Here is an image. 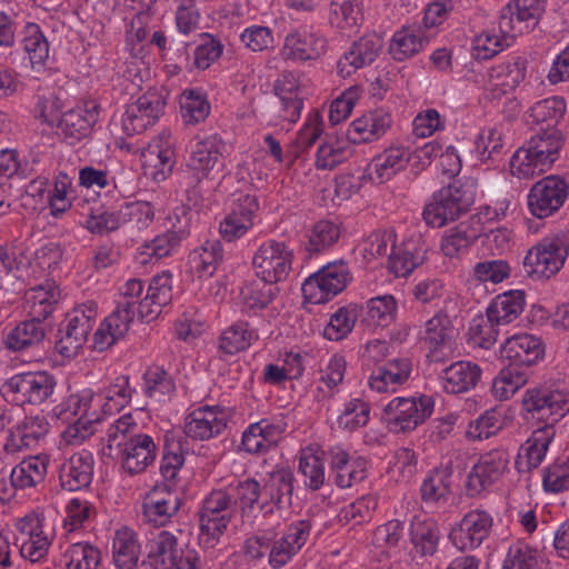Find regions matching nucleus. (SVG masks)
Returning a JSON list of instances; mask_svg holds the SVG:
<instances>
[{
    "label": "nucleus",
    "mask_w": 569,
    "mask_h": 569,
    "mask_svg": "<svg viewBox=\"0 0 569 569\" xmlns=\"http://www.w3.org/2000/svg\"><path fill=\"white\" fill-rule=\"evenodd\" d=\"M522 408L527 419L543 422L520 447V463L531 469L543 461L556 436L555 423L569 412V391L529 388L523 393Z\"/></svg>",
    "instance_id": "f257e3e1"
},
{
    "label": "nucleus",
    "mask_w": 569,
    "mask_h": 569,
    "mask_svg": "<svg viewBox=\"0 0 569 569\" xmlns=\"http://www.w3.org/2000/svg\"><path fill=\"white\" fill-rule=\"evenodd\" d=\"M51 415L62 425H67L62 438L69 445L83 442L96 432L100 422L92 389L70 395L52 408Z\"/></svg>",
    "instance_id": "f03ea898"
},
{
    "label": "nucleus",
    "mask_w": 569,
    "mask_h": 569,
    "mask_svg": "<svg viewBox=\"0 0 569 569\" xmlns=\"http://www.w3.org/2000/svg\"><path fill=\"white\" fill-rule=\"evenodd\" d=\"M473 181H455L433 193L422 216L432 228H441L463 214L475 201Z\"/></svg>",
    "instance_id": "7ed1b4c3"
},
{
    "label": "nucleus",
    "mask_w": 569,
    "mask_h": 569,
    "mask_svg": "<svg viewBox=\"0 0 569 569\" xmlns=\"http://www.w3.org/2000/svg\"><path fill=\"white\" fill-rule=\"evenodd\" d=\"M528 61L521 54H509L502 61L492 64L472 82L478 87L485 100L495 101L512 94L527 77Z\"/></svg>",
    "instance_id": "20e7f679"
},
{
    "label": "nucleus",
    "mask_w": 569,
    "mask_h": 569,
    "mask_svg": "<svg viewBox=\"0 0 569 569\" xmlns=\"http://www.w3.org/2000/svg\"><path fill=\"white\" fill-rule=\"evenodd\" d=\"M244 173L239 168L243 190L238 189L232 193L231 203L219 223V233L228 242L244 237L253 228L260 208L257 192Z\"/></svg>",
    "instance_id": "39448f33"
},
{
    "label": "nucleus",
    "mask_w": 569,
    "mask_h": 569,
    "mask_svg": "<svg viewBox=\"0 0 569 569\" xmlns=\"http://www.w3.org/2000/svg\"><path fill=\"white\" fill-rule=\"evenodd\" d=\"M569 256V234H548L532 246L523 258L526 273L535 280L550 279L557 274Z\"/></svg>",
    "instance_id": "423d86ee"
},
{
    "label": "nucleus",
    "mask_w": 569,
    "mask_h": 569,
    "mask_svg": "<svg viewBox=\"0 0 569 569\" xmlns=\"http://www.w3.org/2000/svg\"><path fill=\"white\" fill-rule=\"evenodd\" d=\"M13 540L20 556L31 562H43L54 540L52 530L46 526L44 518L32 510L12 520Z\"/></svg>",
    "instance_id": "0eeeda50"
},
{
    "label": "nucleus",
    "mask_w": 569,
    "mask_h": 569,
    "mask_svg": "<svg viewBox=\"0 0 569 569\" xmlns=\"http://www.w3.org/2000/svg\"><path fill=\"white\" fill-rule=\"evenodd\" d=\"M511 476L510 455L497 448L483 452L473 463L467 477V490L471 496L503 488Z\"/></svg>",
    "instance_id": "6e6552de"
},
{
    "label": "nucleus",
    "mask_w": 569,
    "mask_h": 569,
    "mask_svg": "<svg viewBox=\"0 0 569 569\" xmlns=\"http://www.w3.org/2000/svg\"><path fill=\"white\" fill-rule=\"evenodd\" d=\"M435 410L430 396L396 397L382 409V419L393 432H409L429 419Z\"/></svg>",
    "instance_id": "1a4fd4ad"
},
{
    "label": "nucleus",
    "mask_w": 569,
    "mask_h": 569,
    "mask_svg": "<svg viewBox=\"0 0 569 569\" xmlns=\"http://www.w3.org/2000/svg\"><path fill=\"white\" fill-rule=\"evenodd\" d=\"M351 279L350 268L345 261H331L303 281V299L312 305L327 303L342 292Z\"/></svg>",
    "instance_id": "9d476101"
},
{
    "label": "nucleus",
    "mask_w": 569,
    "mask_h": 569,
    "mask_svg": "<svg viewBox=\"0 0 569 569\" xmlns=\"http://www.w3.org/2000/svg\"><path fill=\"white\" fill-rule=\"evenodd\" d=\"M224 149L223 140L217 133L196 137L188 160L191 174L199 182L219 179L224 170Z\"/></svg>",
    "instance_id": "9b49d317"
},
{
    "label": "nucleus",
    "mask_w": 569,
    "mask_h": 569,
    "mask_svg": "<svg viewBox=\"0 0 569 569\" xmlns=\"http://www.w3.org/2000/svg\"><path fill=\"white\" fill-rule=\"evenodd\" d=\"M293 257V250L287 242L268 239L254 251L252 268L258 279L279 283L289 277Z\"/></svg>",
    "instance_id": "f8f14e48"
},
{
    "label": "nucleus",
    "mask_w": 569,
    "mask_h": 569,
    "mask_svg": "<svg viewBox=\"0 0 569 569\" xmlns=\"http://www.w3.org/2000/svg\"><path fill=\"white\" fill-rule=\"evenodd\" d=\"M146 550L150 563L157 569H199L197 553L179 550L176 536L169 531H150Z\"/></svg>",
    "instance_id": "ddd939ff"
},
{
    "label": "nucleus",
    "mask_w": 569,
    "mask_h": 569,
    "mask_svg": "<svg viewBox=\"0 0 569 569\" xmlns=\"http://www.w3.org/2000/svg\"><path fill=\"white\" fill-rule=\"evenodd\" d=\"M97 316L98 309L93 301L78 305L68 313L66 326L56 346L61 356L72 358L79 353L87 342Z\"/></svg>",
    "instance_id": "4468645a"
},
{
    "label": "nucleus",
    "mask_w": 569,
    "mask_h": 569,
    "mask_svg": "<svg viewBox=\"0 0 569 569\" xmlns=\"http://www.w3.org/2000/svg\"><path fill=\"white\" fill-rule=\"evenodd\" d=\"M231 497L224 491H213L204 500L201 516L199 543L204 549L214 548L226 530L231 512Z\"/></svg>",
    "instance_id": "2eb2a0df"
},
{
    "label": "nucleus",
    "mask_w": 569,
    "mask_h": 569,
    "mask_svg": "<svg viewBox=\"0 0 569 569\" xmlns=\"http://www.w3.org/2000/svg\"><path fill=\"white\" fill-rule=\"evenodd\" d=\"M143 174L154 182L167 180L176 164L174 138L163 130L151 139L140 154Z\"/></svg>",
    "instance_id": "dca6fc26"
},
{
    "label": "nucleus",
    "mask_w": 569,
    "mask_h": 569,
    "mask_svg": "<svg viewBox=\"0 0 569 569\" xmlns=\"http://www.w3.org/2000/svg\"><path fill=\"white\" fill-rule=\"evenodd\" d=\"M568 198V184L559 176H547L537 181L527 194L529 212L545 219L556 213Z\"/></svg>",
    "instance_id": "f3484780"
},
{
    "label": "nucleus",
    "mask_w": 569,
    "mask_h": 569,
    "mask_svg": "<svg viewBox=\"0 0 569 569\" xmlns=\"http://www.w3.org/2000/svg\"><path fill=\"white\" fill-rule=\"evenodd\" d=\"M56 387L54 378L46 371H28L13 375L4 389L17 403L41 405L51 397Z\"/></svg>",
    "instance_id": "a211bd4d"
},
{
    "label": "nucleus",
    "mask_w": 569,
    "mask_h": 569,
    "mask_svg": "<svg viewBox=\"0 0 569 569\" xmlns=\"http://www.w3.org/2000/svg\"><path fill=\"white\" fill-rule=\"evenodd\" d=\"M166 101L161 94L148 91L127 104L121 117V128L127 136L144 132L154 126L163 114Z\"/></svg>",
    "instance_id": "6ab92c4d"
},
{
    "label": "nucleus",
    "mask_w": 569,
    "mask_h": 569,
    "mask_svg": "<svg viewBox=\"0 0 569 569\" xmlns=\"http://www.w3.org/2000/svg\"><path fill=\"white\" fill-rule=\"evenodd\" d=\"M230 411L219 405H202L190 410L184 418V433L193 440H210L227 428Z\"/></svg>",
    "instance_id": "aec40b11"
},
{
    "label": "nucleus",
    "mask_w": 569,
    "mask_h": 569,
    "mask_svg": "<svg viewBox=\"0 0 569 569\" xmlns=\"http://www.w3.org/2000/svg\"><path fill=\"white\" fill-rule=\"evenodd\" d=\"M121 470L129 476L144 472L157 458V445L147 433H138L128 440L116 442Z\"/></svg>",
    "instance_id": "412c9836"
},
{
    "label": "nucleus",
    "mask_w": 569,
    "mask_h": 569,
    "mask_svg": "<svg viewBox=\"0 0 569 569\" xmlns=\"http://www.w3.org/2000/svg\"><path fill=\"white\" fill-rule=\"evenodd\" d=\"M545 9L543 0H510L502 7L499 21L516 41L533 30Z\"/></svg>",
    "instance_id": "4be33fe9"
},
{
    "label": "nucleus",
    "mask_w": 569,
    "mask_h": 569,
    "mask_svg": "<svg viewBox=\"0 0 569 569\" xmlns=\"http://www.w3.org/2000/svg\"><path fill=\"white\" fill-rule=\"evenodd\" d=\"M492 525L489 512L470 510L451 528L449 539L460 551L473 550L489 537Z\"/></svg>",
    "instance_id": "5701e85b"
},
{
    "label": "nucleus",
    "mask_w": 569,
    "mask_h": 569,
    "mask_svg": "<svg viewBox=\"0 0 569 569\" xmlns=\"http://www.w3.org/2000/svg\"><path fill=\"white\" fill-rule=\"evenodd\" d=\"M326 39L311 27H299L287 33L280 54L284 60L305 62L319 59L326 52Z\"/></svg>",
    "instance_id": "b1692460"
},
{
    "label": "nucleus",
    "mask_w": 569,
    "mask_h": 569,
    "mask_svg": "<svg viewBox=\"0 0 569 569\" xmlns=\"http://www.w3.org/2000/svg\"><path fill=\"white\" fill-rule=\"evenodd\" d=\"M411 373L412 362L409 358H395L370 373L368 386L378 393H395L409 381Z\"/></svg>",
    "instance_id": "393cba45"
},
{
    "label": "nucleus",
    "mask_w": 569,
    "mask_h": 569,
    "mask_svg": "<svg viewBox=\"0 0 569 569\" xmlns=\"http://www.w3.org/2000/svg\"><path fill=\"white\" fill-rule=\"evenodd\" d=\"M411 160V150L401 144H391L368 163L366 172L375 183L390 180L406 169Z\"/></svg>",
    "instance_id": "a878e982"
},
{
    "label": "nucleus",
    "mask_w": 569,
    "mask_h": 569,
    "mask_svg": "<svg viewBox=\"0 0 569 569\" xmlns=\"http://www.w3.org/2000/svg\"><path fill=\"white\" fill-rule=\"evenodd\" d=\"M391 114L382 109L368 111L353 119L347 129L351 143H370L382 138L391 127Z\"/></svg>",
    "instance_id": "bb28decb"
},
{
    "label": "nucleus",
    "mask_w": 569,
    "mask_h": 569,
    "mask_svg": "<svg viewBox=\"0 0 569 569\" xmlns=\"http://www.w3.org/2000/svg\"><path fill=\"white\" fill-rule=\"evenodd\" d=\"M50 425L43 416L26 417L10 431L4 443L7 453H17L34 448L49 432Z\"/></svg>",
    "instance_id": "cd10ccee"
},
{
    "label": "nucleus",
    "mask_w": 569,
    "mask_h": 569,
    "mask_svg": "<svg viewBox=\"0 0 569 569\" xmlns=\"http://www.w3.org/2000/svg\"><path fill=\"white\" fill-rule=\"evenodd\" d=\"M382 49V40L377 34L361 37L338 61V73L349 78L357 70L372 63Z\"/></svg>",
    "instance_id": "c85d7f7f"
},
{
    "label": "nucleus",
    "mask_w": 569,
    "mask_h": 569,
    "mask_svg": "<svg viewBox=\"0 0 569 569\" xmlns=\"http://www.w3.org/2000/svg\"><path fill=\"white\" fill-rule=\"evenodd\" d=\"M180 500L177 493L166 487H154L142 503L143 517L153 526H166L178 512Z\"/></svg>",
    "instance_id": "c756f323"
},
{
    "label": "nucleus",
    "mask_w": 569,
    "mask_h": 569,
    "mask_svg": "<svg viewBox=\"0 0 569 569\" xmlns=\"http://www.w3.org/2000/svg\"><path fill=\"white\" fill-rule=\"evenodd\" d=\"M98 120V109L94 104L79 103L64 111L58 122V129L70 143L86 138Z\"/></svg>",
    "instance_id": "7c9ffc66"
},
{
    "label": "nucleus",
    "mask_w": 569,
    "mask_h": 569,
    "mask_svg": "<svg viewBox=\"0 0 569 569\" xmlns=\"http://www.w3.org/2000/svg\"><path fill=\"white\" fill-rule=\"evenodd\" d=\"M501 356L515 363L531 366L545 357V345L539 337L518 333L508 338L500 349Z\"/></svg>",
    "instance_id": "2f4dec72"
},
{
    "label": "nucleus",
    "mask_w": 569,
    "mask_h": 569,
    "mask_svg": "<svg viewBox=\"0 0 569 569\" xmlns=\"http://www.w3.org/2000/svg\"><path fill=\"white\" fill-rule=\"evenodd\" d=\"M132 398V389L127 376L117 377L99 392H94V401L100 422L108 416L119 412Z\"/></svg>",
    "instance_id": "473e14b6"
},
{
    "label": "nucleus",
    "mask_w": 569,
    "mask_h": 569,
    "mask_svg": "<svg viewBox=\"0 0 569 569\" xmlns=\"http://www.w3.org/2000/svg\"><path fill=\"white\" fill-rule=\"evenodd\" d=\"M111 551L112 562L117 569H136L141 553L138 532L128 526L116 529Z\"/></svg>",
    "instance_id": "72a5a7b5"
},
{
    "label": "nucleus",
    "mask_w": 569,
    "mask_h": 569,
    "mask_svg": "<svg viewBox=\"0 0 569 569\" xmlns=\"http://www.w3.org/2000/svg\"><path fill=\"white\" fill-rule=\"evenodd\" d=\"M430 40L421 28L403 26L390 38L388 52L393 60L402 62L420 53Z\"/></svg>",
    "instance_id": "f704fd0d"
},
{
    "label": "nucleus",
    "mask_w": 569,
    "mask_h": 569,
    "mask_svg": "<svg viewBox=\"0 0 569 569\" xmlns=\"http://www.w3.org/2000/svg\"><path fill=\"white\" fill-rule=\"evenodd\" d=\"M526 306L521 290H508L496 296L487 307L488 321L496 326L509 325L518 319Z\"/></svg>",
    "instance_id": "c9c22d12"
},
{
    "label": "nucleus",
    "mask_w": 569,
    "mask_h": 569,
    "mask_svg": "<svg viewBox=\"0 0 569 569\" xmlns=\"http://www.w3.org/2000/svg\"><path fill=\"white\" fill-rule=\"evenodd\" d=\"M325 451L312 443L299 451L298 472L302 477L305 487L309 490H319L326 482Z\"/></svg>",
    "instance_id": "e433bc0d"
},
{
    "label": "nucleus",
    "mask_w": 569,
    "mask_h": 569,
    "mask_svg": "<svg viewBox=\"0 0 569 569\" xmlns=\"http://www.w3.org/2000/svg\"><path fill=\"white\" fill-rule=\"evenodd\" d=\"M93 457L89 451L72 455L61 467L62 487L76 491L89 486L93 476Z\"/></svg>",
    "instance_id": "4c0bfd02"
},
{
    "label": "nucleus",
    "mask_w": 569,
    "mask_h": 569,
    "mask_svg": "<svg viewBox=\"0 0 569 569\" xmlns=\"http://www.w3.org/2000/svg\"><path fill=\"white\" fill-rule=\"evenodd\" d=\"M331 463L339 488H351L367 477L368 461L361 456L349 455L347 451L338 449L333 452Z\"/></svg>",
    "instance_id": "58836bf2"
},
{
    "label": "nucleus",
    "mask_w": 569,
    "mask_h": 569,
    "mask_svg": "<svg viewBox=\"0 0 569 569\" xmlns=\"http://www.w3.org/2000/svg\"><path fill=\"white\" fill-rule=\"evenodd\" d=\"M173 277L170 271H162L152 277L144 295L141 310L147 316V322L158 318L172 299Z\"/></svg>",
    "instance_id": "ea45409f"
},
{
    "label": "nucleus",
    "mask_w": 569,
    "mask_h": 569,
    "mask_svg": "<svg viewBox=\"0 0 569 569\" xmlns=\"http://www.w3.org/2000/svg\"><path fill=\"white\" fill-rule=\"evenodd\" d=\"M396 243L391 230H381L365 237L355 248L356 259L366 267H376L385 260L390 248Z\"/></svg>",
    "instance_id": "a19ab883"
},
{
    "label": "nucleus",
    "mask_w": 569,
    "mask_h": 569,
    "mask_svg": "<svg viewBox=\"0 0 569 569\" xmlns=\"http://www.w3.org/2000/svg\"><path fill=\"white\" fill-rule=\"evenodd\" d=\"M49 458L44 455L29 456L16 465L10 472V482L16 490L36 488L44 481Z\"/></svg>",
    "instance_id": "79ce46f5"
},
{
    "label": "nucleus",
    "mask_w": 569,
    "mask_h": 569,
    "mask_svg": "<svg viewBox=\"0 0 569 569\" xmlns=\"http://www.w3.org/2000/svg\"><path fill=\"white\" fill-rule=\"evenodd\" d=\"M348 137L328 134L318 146L315 154V167L318 170H332L347 161L353 153Z\"/></svg>",
    "instance_id": "37998d69"
},
{
    "label": "nucleus",
    "mask_w": 569,
    "mask_h": 569,
    "mask_svg": "<svg viewBox=\"0 0 569 569\" xmlns=\"http://www.w3.org/2000/svg\"><path fill=\"white\" fill-rule=\"evenodd\" d=\"M427 248L420 240H408L392 249L389 270L396 277H408L426 260Z\"/></svg>",
    "instance_id": "c03bdc74"
},
{
    "label": "nucleus",
    "mask_w": 569,
    "mask_h": 569,
    "mask_svg": "<svg viewBox=\"0 0 569 569\" xmlns=\"http://www.w3.org/2000/svg\"><path fill=\"white\" fill-rule=\"evenodd\" d=\"M516 43L510 33L502 28L498 20V27L486 29L476 34L471 43L472 57L477 60H489Z\"/></svg>",
    "instance_id": "a18cd8bd"
},
{
    "label": "nucleus",
    "mask_w": 569,
    "mask_h": 569,
    "mask_svg": "<svg viewBox=\"0 0 569 569\" xmlns=\"http://www.w3.org/2000/svg\"><path fill=\"white\" fill-rule=\"evenodd\" d=\"M409 533L413 551L417 555L428 557L435 555L438 550L440 530L433 519L425 515L415 516L410 523Z\"/></svg>",
    "instance_id": "49530a36"
},
{
    "label": "nucleus",
    "mask_w": 569,
    "mask_h": 569,
    "mask_svg": "<svg viewBox=\"0 0 569 569\" xmlns=\"http://www.w3.org/2000/svg\"><path fill=\"white\" fill-rule=\"evenodd\" d=\"M481 369L470 361H457L446 368L441 375L443 389L449 393L468 392L473 389L480 378Z\"/></svg>",
    "instance_id": "de8ad7c7"
},
{
    "label": "nucleus",
    "mask_w": 569,
    "mask_h": 569,
    "mask_svg": "<svg viewBox=\"0 0 569 569\" xmlns=\"http://www.w3.org/2000/svg\"><path fill=\"white\" fill-rule=\"evenodd\" d=\"M223 258L222 244L219 240H207L193 249L188 259L190 272L198 278H210L214 274Z\"/></svg>",
    "instance_id": "09e8293b"
},
{
    "label": "nucleus",
    "mask_w": 569,
    "mask_h": 569,
    "mask_svg": "<svg viewBox=\"0 0 569 569\" xmlns=\"http://www.w3.org/2000/svg\"><path fill=\"white\" fill-rule=\"evenodd\" d=\"M371 406L362 397L346 399L336 418L337 428L342 432L352 433L366 427L370 421Z\"/></svg>",
    "instance_id": "8fccbe9b"
},
{
    "label": "nucleus",
    "mask_w": 569,
    "mask_h": 569,
    "mask_svg": "<svg viewBox=\"0 0 569 569\" xmlns=\"http://www.w3.org/2000/svg\"><path fill=\"white\" fill-rule=\"evenodd\" d=\"M131 321L129 316L123 315L120 310H113L100 323L93 333V348L98 351H104L124 338Z\"/></svg>",
    "instance_id": "3c124183"
},
{
    "label": "nucleus",
    "mask_w": 569,
    "mask_h": 569,
    "mask_svg": "<svg viewBox=\"0 0 569 569\" xmlns=\"http://www.w3.org/2000/svg\"><path fill=\"white\" fill-rule=\"evenodd\" d=\"M329 22L342 33H355L362 22V0H332Z\"/></svg>",
    "instance_id": "603ef678"
},
{
    "label": "nucleus",
    "mask_w": 569,
    "mask_h": 569,
    "mask_svg": "<svg viewBox=\"0 0 569 569\" xmlns=\"http://www.w3.org/2000/svg\"><path fill=\"white\" fill-rule=\"evenodd\" d=\"M144 284L141 279L130 278L119 287L117 297V308L123 315L129 316L132 321L134 317L147 321V316L142 312L141 307L144 303Z\"/></svg>",
    "instance_id": "864d4df0"
},
{
    "label": "nucleus",
    "mask_w": 569,
    "mask_h": 569,
    "mask_svg": "<svg viewBox=\"0 0 569 569\" xmlns=\"http://www.w3.org/2000/svg\"><path fill=\"white\" fill-rule=\"evenodd\" d=\"M44 338V329L36 319L22 321L10 329L3 337L7 349L19 352L38 345Z\"/></svg>",
    "instance_id": "5fc2aeb1"
},
{
    "label": "nucleus",
    "mask_w": 569,
    "mask_h": 569,
    "mask_svg": "<svg viewBox=\"0 0 569 569\" xmlns=\"http://www.w3.org/2000/svg\"><path fill=\"white\" fill-rule=\"evenodd\" d=\"M182 240V231H167L139 247L136 259L139 263H153L172 254Z\"/></svg>",
    "instance_id": "6e6d98bb"
},
{
    "label": "nucleus",
    "mask_w": 569,
    "mask_h": 569,
    "mask_svg": "<svg viewBox=\"0 0 569 569\" xmlns=\"http://www.w3.org/2000/svg\"><path fill=\"white\" fill-rule=\"evenodd\" d=\"M60 563L63 569H98L101 563V552L89 542H76L62 552Z\"/></svg>",
    "instance_id": "4d7b16f0"
},
{
    "label": "nucleus",
    "mask_w": 569,
    "mask_h": 569,
    "mask_svg": "<svg viewBox=\"0 0 569 569\" xmlns=\"http://www.w3.org/2000/svg\"><path fill=\"white\" fill-rule=\"evenodd\" d=\"M480 236V229L472 228L468 222H460L448 229L440 242L441 252L448 258H457Z\"/></svg>",
    "instance_id": "13d9d810"
},
{
    "label": "nucleus",
    "mask_w": 569,
    "mask_h": 569,
    "mask_svg": "<svg viewBox=\"0 0 569 569\" xmlns=\"http://www.w3.org/2000/svg\"><path fill=\"white\" fill-rule=\"evenodd\" d=\"M509 166L511 174L518 179H531L550 169L543 159L527 143L516 150Z\"/></svg>",
    "instance_id": "bf43d9fd"
},
{
    "label": "nucleus",
    "mask_w": 569,
    "mask_h": 569,
    "mask_svg": "<svg viewBox=\"0 0 569 569\" xmlns=\"http://www.w3.org/2000/svg\"><path fill=\"white\" fill-rule=\"evenodd\" d=\"M257 339V331L251 329L247 322L239 321L221 332L219 350L232 356L248 349Z\"/></svg>",
    "instance_id": "052dcab7"
},
{
    "label": "nucleus",
    "mask_w": 569,
    "mask_h": 569,
    "mask_svg": "<svg viewBox=\"0 0 569 569\" xmlns=\"http://www.w3.org/2000/svg\"><path fill=\"white\" fill-rule=\"evenodd\" d=\"M529 382V373L517 366L502 368L492 380L491 391L496 399L508 400Z\"/></svg>",
    "instance_id": "680f3d73"
},
{
    "label": "nucleus",
    "mask_w": 569,
    "mask_h": 569,
    "mask_svg": "<svg viewBox=\"0 0 569 569\" xmlns=\"http://www.w3.org/2000/svg\"><path fill=\"white\" fill-rule=\"evenodd\" d=\"M61 292L56 281L46 280L43 283L30 288L27 301L36 317L47 318L60 300Z\"/></svg>",
    "instance_id": "e2e57ef3"
},
{
    "label": "nucleus",
    "mask_w": 569,
    "mask_h": 569,
    "mask_svg": "<svg viewBox=\"0 0 569 569\" xmlns=\"http://www.w3.org/2000/svg\"><path fill=\"white\" fill-rule=\"evenodd\" d=\"M397 310L393 296H377L367 301L362 321L369 327H388L396 320Z\"/></svg>",
    "instance_id": "0e129e2a"
},
{
    "label": "nucleus",
    "mask_w": 569,
    "mask_h": 569,
    "mask_svg": "<svg viewBox=\"0 0 569 569\" xmlns=\"http://www.w3.org/2000/svg\"><path fill=\"white\" fill-rule=\"evenodd\" d=\"M22 47L32 69H40L49 58V43L37 23L28 22L22 32Z\"/></svg>",
    "instance_id": "69168bd1"
},
{
    "label": "nucleus",
    "mask_w": 569,
    "mask_h": 569,
    "mask_svg": "<svg viewBox=\"0 0 569 569\" xmlns=\"http://www.w3.org/2000/svg\"><path fill=\"white\" fill-rule=\"evenodd\" d=\"M503 147L502 126L482 128L475 137L472 153L480 162H487L500 154Z\"/></svg>",
    "instance_id": "338daca9"
},
{
    "label": "nucleus",
    "mask_w": 569,
    "mask_h": 569,
    "mask_svg": "<svg viewBox=\"0 0 569 569\" xmlns=\"http://www.w3.org/2000/svg\"><path fill=\"white\" fill-rule=\"evenodd\" d=\"M176 382L160 366H151L144 373L146 395L159 402L169 401L176 393Z\"/></svg>",
    "instance_id": "774afa93"
}]
</instances>
